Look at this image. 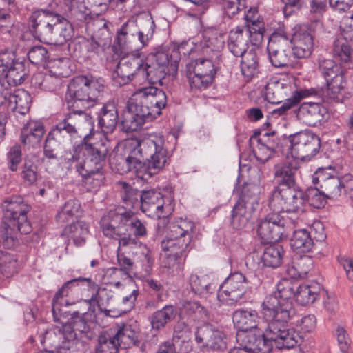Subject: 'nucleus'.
I'll list each match as a JSON object with an SVG mask.
<instances>
[{
  "label": "nucleus",
  "mask_w": 353,
  "mask_h": 353,
  "mask_svg": "<svg viewBox=\"0 0 353 353\" xmlns=\"http://www.w3.org/2000/svg\"><path fill=\"white\" fill-rule=\"evenodd\" d=\"M167 160L163 137L153 134L136 141V146L127 157L115 155L110 165L120 174L134 172L138 177L148 180L164 168Z\"/></svg>",
  "instance_id": "f257e3e1"
},
{
  "label": "nucleus",
  "mask_w": 353,
  "mask_h": 353,
  "mask_svg": "<svg viewBox=\"0 0 353 353\" xmlns=\"http://www.w3.org/2000/svg\"><path fill=\"white\" fill-rule=\"evenodd\" d=\"M321 290L322 287L318 283L299 284L284 279L277 284L276 290L264 299L265 315L270 319L274 316V311L280 321L288 323L295 314L291 300L292 297L298 304L307 305L319 298Z\"/></svg>",
  "instance_id": "f03ea898"
},
{
  "label": "nucleus",
  "mask_w": 353,
  "mask_h": 353,
  "mask_svg": "<svg viewBox=\"0 0 353 353\" xmlns=\"http://www.w3.org/2000/svg\"><path fill=\"white\" fill-rule=\"evenodd\" d=\"M167 104L165 92L155 87L138 89L129 99L127 112L121 123L126 132L139 130L146 121H152L161 114Z\"/></svg>",
  "instance_id": "7ed1b4c3"
},
{
  "label": "nucleus",
  "mask_w": 353,
  "mask_h": 353,
  "mask_svg": "<svg viewBox=\"0 0 353 353\" xmlns=\"http://www.w3.org/2000/svg\"><path fill=\"white\" fill-rule=\"evenodd\" d=\"M81 292L79 301H84L88 304L97 301L99 307L108 305L113 295L111 291L105 288H99L98 285L90 278L79 277L66 281L55 293L52 300V313L55 319L63 315V307L72 305L67 297L75 292Z\"/></svg>",
  "instance_id": "20e7f679"
},
{
  "label": "nucleus",
  "mask_w": 353,
  "mask_h": 353,
  "mask_svg": "<svg viewBox=\"0 0 353 353\" xmlns=\"http://www.w3.org/2000/svg\"><path fill=\"white\" fill-rule=\"evenodd\" d=\"M29 25L39 41L52 45H63L73 36L71 23L60 13L39 10L32 13Z\"/></svg>",
  "instance_id": "39448f33"
},
{
  "label": "nucleus",
  "mask_w": 353,
  "mask_h": 353,
  "mask_svg": "<svg viewBox=\"0 0 353 353\" xmlns=\"http://www.w3.org/2000/svg\"><path fill=\"white\" fill-rule=\"evenodd\" d=\"M195 224L187 219L180 218L170 225L166 239L161 241V249L168 254L165 265L168 268L182 270Z\"/></svg>",
  "instance_id": "423d86ee"
},
{
  "label": "nucleus",
  "mask_w": 353,
  "mask_h": 353,
  "mask_svg": "<svg viewBox=\"0 0 353 353\" xmlns=\"http://www.w3.org/2000/svg\"><path fill=\"white\" fill-rule=\"evenodd\" d=\"M3 211L4 245L12 248L17 243L19 232L28 234L31 231L30 223L27 219V213L30 206L25 203L20 196H12L2 203Z\"/></svg>",
  "instance_id": "0eeeda50"
},
{
  "label": "nucleus",
  "mask_w": 353,
  "mask_h": 353,
  "mask_svg": "<svg viewBox=\"0 0 353 353\" xmlns=\"http://www.w3.org/2000/svg\"><path fill=\"white\" fill-rule=\"evenodd\" d=\"M101 226L104 235L112 239L130 235V233L137 237L144 236L147 234L144 223L125 207L110 210L101 219Z\"/></svg>",
  "instance_id": "6e6552de"
},
{
  "label": "nucleus",
  "mask_w": 353,
  "mask_h": 353,
  "mask_svg": "<svg viewBox=\"0 0 353 353\" xmlns=\"http://www.w3.org/2000/svg\"><path fill=\"white\" fill-rule=\"evenodd\" d=\"M104 90V80L92 76H78L68 85L66 99L68 105L74 108H90L97 103Z\"/></svg>",
  "instance_id": "1a4fd4ad"
},
{
  "label": "nucleus",
  "mask_w": 353,
  "mask_h": 353,
  "mask_svg": "<svg viewBox=\"0 0 353 353\" xmlns=\"http://www.w3.org/2000/svg\"><path fill=\"white\" fill-rule=\"evenodd\" d=\"M187 43L174 46L171 54L164 51H159L148 55L145 61H142L141 76L147 79L150 83L163 84V80L170 72L169 65L173 71H176L177 64L181 59V52L184 49Z\"/></svg>",
  "instance_id": "9d476101"
},
{
  "label": "nucleus",
  "mask_w": 353,
  "mask_h": 353,
  "mask_svg": "<svg viewBox=\"0 0 353 353\" xmlns=\"http://www.w3.org/2000/svg\"><path fill=\"white\" fill-rule=\"evenodd\" d=\"M259 188L256 185L246 183L242 187L232 211L231 225L233 228L241 230L248 225L259 206Z\"/></svg>",
  "instance_id": "9b49d317"
},
{
  "label": "nucleus",
  "mask_w": 353,
  "mask_h": 353,
  "mask_svg": "<svg viewBox=\"0 0 353 353\" xmlns=\"http://www.w3.org/2000/svg\"><path fill=\"white\" fill-rule=\"evenodd\" d=\"M304 191L298 185L274 189L269 196L268 205L276 213H301L305 210Z\"/></svg>",
  "instance_id": "f8f14e48"
},
{
  "label": "nucleus",
  "mask_w": 353,
  "mask_h": 353,
  "mask_svg": "<svg viewBox=\"0 0 353 353\" xmlns=\"http://www.w3.org/2000/svg\"><path fill=\"white\" fill-rule=\"evenodd\" d=\"M267 50L270 61L273 66H287L290 63L292 50L290 35L283 29L274 32L269 39Z\"/></svg>",
  "instance_id": "ddd939ff"
},
{
  "label": "nucleus",
  "mask_w": 353,
  "mask_h": 353,
  "mask_svg": "<svg viewBox=\"0 0 353 353\" xmlns=\"http://www.w3.org/2000/svg\"><path fill=\"white\" fill-rule=\"evenodd\" d=\"M248 281L241 272L231 274L220 285L217 297L219 301L233 305L241 300L247 290Z\"/></svg>",
  "instance_id": "4468645a"
},
{
  "label": "nucleus",
  "mask_w": 353,
  "mask_h": 353,
  "mask_svg": "<svg viewBox=\"0 0 353 353\" xmlns=\"http://www.w3.org/2000/svg\"><path fill=\"white\" fill-rule=\"evenodd\" d=\"M292 157L305 159L314 156L321 147L320 138L310 131H302L290 137Z\"/></svg>",
  "instance_id": "2eb2a0df"
},
{
  "label": "nucleus",
  "mask_w": 353,
  "mask_h": 353,
  "mask_svg": "<svg viewBox=\"0 0 353 353\" xmlns=\"http://www.w3.org/2000/svg\"><path fill=\"white\" fill-rule=\"evenodd\" d=\"M110 148V141L104 135L99 141L82 145V148L84 149L83 154L86 157L85 168L87 174L103 170Z\"/></svg>",
  "instance_id": "dca6fc26"
},
{
  "label": "nucleus",
  "mask_w": 353,
  "mask_h": 353,
  "mask_svg": "<svg viewBox=\"0 0 353 353\" xmlns=\"http://www.w3.org/2000/svg\"><path fill=\"white\" fill-rule=\"evenodd\" d=\"M284 221L279 213L268 214L258 225L257 232L263 243L279 241L284 232Z\"/></svg>",
  "instance_id": "f3484780"
},
{
  "label": "nucleus",
  "mask_w": 353,
  "mask_h": 353,
  "mask_svg": "<svg viewBox=\"0 0 353 353\" xmlns=\"http://www.w3.org/2000/svg\"><path fill=\"white\" fill-rule=\"evenodd\" d=\"M290 40L292 54L295 57L306 58L311 54L314 39L312 31L307 26H296L292 36H290Z\"/></svg>",
  "instance_id": "a211bd4d"
},
{
  "label": "nucleus",
  "mask_w": 353,
  "mask_h": 353,
  "mask_svg": "<svg viewBox=\"0 0 353 353\" xmlns=\"http://www.w3.org/2000/svg\"><path fill=\"white\" fill-rule=\"evenodd\" d=\"M194 75L190 77L192 89H205L211 85L216 74L212 61L208 59H199L195 61L193 69Z\"/></svg>",
  "instance_id": "6ab92c4d"
},
{
  "label": "nucleus",
  "mask_w": 353,
  "mask_h": 353,
  "mask_svg": "<svg viewBox=\"0 0 353 353\" xmlns=\"http://www.w3.org/2000/svg\"><path fill=\"white\" fill-rule=\"evenodd\" d=\"M141 208L143 212L152 218H161L167 213H170L172 207L166 205L163 195L153 190L143 192L140 195Z\"/></svg>",
  "instance_id": "aec40b11"
},
{
  "label": "nucleus",
  "mask_w": 353,
  "mask_h": 353,
  "mask_svg": "<svg viewBox=\"0 0 353 353\" xmlns=\"http://www.w3.org/2000/svg\"><path fill=\"white\" fill-rule=\"evenodd\" d=\"M142 60L134 56L122 57L117 63L112 78L119 85L129 83L135 74L141 75Z\"/></svg>",
  "instance_id": "412c9836"
},
{
  "label": "nucleus",
  "mask_w": 353,
  "mask_h": 353,
  "mask_svg": "<svg viewBox=\"0 0 353 353\" xmlns=\"http://www.w3.org/2000/svg\"><path fill=\"white\" fill-rule=\"evenodd\" d=\"M328 117L327 110L320 103L305 102L296 110V117L303 123L316 126Z\"/></svg>",
  "instance_id": "4be33fe9"
},
{
  "label": "nucleus",
  "mask_w": 353,
  "mask_h": 353,
  "mask_svg": "<svg viewBox=\"0 0 353 353\" xmlns=\"http://www.w3.org/2000/svg\"><path fill=\"white\" fill-rule=\"evenodd\" d=\"M294 92L289 83L272 79L265 86V97L271 103H280L285 101L290 94L293 95Z\"/></svg>",
  "instance_id": "5701e85b"
},
{
  "label": "nucleus",
  "mask_w": 353,
  "mask_h": 353,
  "mask_svg": "<svg viewBox=\"0 0 353 353\" xmlns=\"http://www.w3.org/2000/svg\"><path fill=\"white\" fill-rule=\"evenodd\" d=\"M44 133V125L41 121H29L21 130V143L28 147L37 148L40 145Z\"/></svg>",
  "instance_id": "b1692460"
},
{
  "label": "nucleus",
  "mask_w": 353,
  "mask_h": 353,
  "mask_svg": "<svg viewBox=\"0 0 353 353\" xmlns=\"http://www.w3.org/2000/svg\"><path fill=\"white\" fill-rule=\"evenodd\" d=\"M119 115L117 105L114 101L103 104L98 113L99 125L105 134L112 133L116 128Z\"/></svg>",
  "instance_id": "393cba45"
},
{
  "label": "nucleus",
  "mask_w": 353,
  "mask_h": 353,
  "mask_svg": "<svg viewBox=\"0 0 353 353\" xmlns=\"http://www.w3.org/2000/svg\"><path fill=\"white\" fill-rule=\"evenodd\" d=\"M344 74L345 70L342 69L341 72H337L326 79L327 88L325 93V97L328 102H343V90L346 85Z\"/></svg>",
  "instance_id": "a878e982"
},
{
  "label": "nucleus",
  "mask_w": 353,
  "mask_h": 353,
  "mask_svg": "<svg viewBox=\"0 0 353 353\" xmlns=\"http://www.w3.org/2000/svg\"><path fill=\"white\" fill-rule=\"evenodd\" d=\"M317 180L320 183V188L327 199L336 200L343 194V178L330 175L326 176L322 172L317 173Z\"/></svg>",
  "instance_id": "bb28decb"
},
{
  "label": "nucleus",
  "mask_w": 353,
  "mask_h": 353,
  "mask_svg": "<svg viewBox=\"0 0 353 353\" xmlns=\"http://www.w3.org/2000/svg\"><path fill=\"white\" fill-rule=\"evenodd\" d=\"M250 32L247 28L236 27L229 33L228 46L235 57L242 55L247 52Z\"/></svg>",
  "instance_id": "cd10ccee"
},
{
  "label": "nucleus",
  "mask_w": 353,
  "mask_h": 353,
  "mask_svg": "<svg viewBox=\"0 0 353 353\" xmlns=\"http://www.w3.org/2000/svg\"><path fill=\"white\" fill-rule=\"evenodd\" d=\"M259 315L254 310H236L232 314V321L239 332L251 330L256 328L259 322Z\"/></svg>",
  "instance_id": "c85d7f7f"
},
{
  "label": "nucleus",
  "mask_w": 353,
  "mask_h": 353,
  "mask_svg": "<svg viewBox=\"0 0 353 353\" xmlns=\"http://www.w3.org/2000/svg\"><path fill=\"white\" fill-rule=\"evenodd\" d=\"M247 30L250 32L251 41L256 45L263 40L264 28L263 22L260 18L258 10L256 8H250L245 14Z\"/></svg>",
  "instance_id": "c756f323"
},
{
  "label": "nucleus",
  "mask_w": 353,
  "mask_h": 353,
  "mask_svg": "<svg viewBox=\"0 0 353 353\" xmlns=\"http://www.w3.org/2000/svg\"><path fill=\"white\" fill-rule=\"evenodd\" d=\"M297 168L291 163H280L274 167V176L278 185L275 189H281L297 185L295 174Z\"/></svg>",
  "instance_id": "7c9ffc66"
},
{
  "label": "nucleus",
  "mask_w": 353,
  "mask_h": 353,
  "mask_svg": "<svg viewBox=\"0 0 353 353\" xmlns=\"http://www.w3.org/2000/svg\"><path fill=\"white\" fill-rule=\"evenodd\" d=\"M177 313V308L172 305H166L163 308L155 311L150 318L152 328L155 330H163L176 318Z\"/></svg>",
  "instance_id": "2f4dec72"
},
{
  "label": "nucleus",
  "mask_w": 353,
  "mask_h": 353,
  "mask_svg": "<svg viewBox=\"0 0 353 353\" xmlns=\"http://www.w3.org/2000/svg\"><path fill=\"white\" fill-rule=\"evenodd\" d=\"M82 146L74 147L72 152L65 151L60 157L61 163L67 169H75L80 175H86L85 160L81 156Z\"/></svg>",
  "instance_id": "473e14b6"
},
{
  "label": "nucleus",
  "mask_w": 353,
  "mask_h": 353,
  "mask_svg": "<svg viewBox=\"0 0 353 353\" xmlns=\"http://www.w3.org/2000/svg\"><path fill=\"white\" fill-rule=\"evenodd\" d=\"M312 267V260L307 256H296L287 265L286 273L292 279L304 278Z\"/></svg>",
  "instance_id": "72a5a7b5"
},
{
  "label": "nucleus",
  "mask_w": 353,
  "mask_h": 353,
  "mask_svg": "<svg viewBox=\"0 0 353 353\" xmlns=\"http://www.w3.org/2000/svg\"><path fill=\"white\" fill-rule=\"evenodd\" d=\"M38 161V157L32 154H29L24 158L20 176L27 185H32L37 180Z\"/></svg>",
  "instance_id": "f704fd0d"
},
{
  "label": "nucleus",
  "mask_w": 353,
  "mask_h": 353,
  "mask_svg": "<svg viewBox=\"0 0 353 353\" xmlns=\"http://www.w3.org/2000/svg\"><path fill=\"white\" fill-rule=\"evenodd\" d=\"M31 97L24 90H17L8 98V108L21 114H25L30 108Z\"/></svg>",
  "instance_id": "c9c22d12"
},
{
  "label": "nucleus",
  "mask_w": 353,
  "mask_h": 353,
  "mask_svg": "<svg viewBox=\"0 0 353 353\" xmlns=\"http://www.w3.org/2000/svg\"><path fill=\"white\" fill-rule=\"evenodd\" d=\"M241 61L242 74L248 79L252 78L259 72V58L254 50H250L243 53Z\"/></svg>",
  "instance_id": "e433bc0d"
},
{
  "label": "nucleus",
  "mask_w": 353,
  "mask_h": 353,
  "mask_svg": "<svg viewBox=\"0 0 353 353\" xmlns=\"http://www.w3.org/2000/svg\"><path fill=\"white\" fill-rule=\"evenodd\" d=\"M313 245L314 242L311 234L305 229L294 231L290 239V245L296 252H310L313 248Z\"/></svg>",
  "instance_id": "4c0bfd02"
},
{
  "label": "nucleus",
  "mask_w": 353,
  "mask_h": 353,
  "mask_svg": "<svg viewBox=\"0 0 353 353\" xmlns=\"http://www.w3.org/2000/svg\"><path fill=\"white\" fill-rule=\"evenodd\" d=\"M284 250L279 245H270L265 248L261 256L263 266L276 268L279 267L283 259Z\"/></svg>",
  "instance_id": "58836bf2"
},
{
  "label": "nucleus",
  "mask_w": 353,
  "mask_h": 353,
  "mask_svg": "<svg viewBox=\"0 0 353 353\" xmlns=\"http://www.w3.org/2000/svg\"><path fill=\"white\" fill-rule=\"evenodd\" d=\"M81 213V207L77 199L67 201L56 216L57 222L63 223L79 217Z\"/></svg>",
  "instance_id": "ea45409f"
},
{
  "label": "nucleus",
  "mask_w": 353,
  "mask_h": 353,
  "mask_svg": "<svg viewBox=\"0 0 353 353\" xmlns=\"http://www.w3.org/2000/svg\"><path fill=\"white\" fill-rule=\"evenodd\" d=\"M332 54L337 61L347 63L352 59V50L347 39L339 37L333 42Z\"/></svg>",
  "instance_id": "a19ab883"
},
{
  "label": "nucleus",
  "mask_w": 353,
  "mask_h": 353,
  "mask_svg": "<svg viewBox=\"0 0 353 353\" xmlns=\"http://www.w3.org/2000/svg\"><path fill=\"white\" fill-rule=\"evenodd\" d=\"M60 81L58 77L48 72L45 74H35L32 78V84L35 88L52 92L60 85Z\"/></svg>",
  "instance_id": "79ce46f5"
},
{
  "label": "nucleus",
  "mask_w": 353,
  "mask_h": 353,
  "mask_svg": "<svg viewBox=\"0 0 353 353\" xmlns=\"http://www.w3.org/2000/svg\"><path fill=\"white\" fill-rule=\"evenodd\" d=\"M51 136L59 144L70 143V137L77 134L78 131L68 123L65 119L59 122L51 132Z\"/></svg>",
  "instance_id": "37998d69"
},
{
  "label": "nucleus",
  "mask_w": 353,
  "mask_h": 353,
  "mask_svg": "<svg viewBox=\"0 0 353 353\" xmlns=\"http://www.w3.org/2000/svg\"><path fill=\"white\" fill-rule=\"evenodd\" d=\"M26 75L27 70L25 63L20 61H17L8 72L3 74L2 78H5V82L8 85L17 86L23 82Z\"/></svg>",
  "instance_id": "c03bdc74"
},
{
  "label": "nucleus",
  "mask_w": 353,
  "mask_h": 353,
  "mask_svg": "<svg viewBox=\"0 0 353 353\" xmlns=\"http://www.w3.org/2000/svg\"><path fill=\"white\" fill-rule=\"evenodd\" d=\"M139 27L134 21H128L117 31V41L121 47H125L137 38Z\"/></svg>",
  "instance_id": "a18cd8bd"
},
{
  "label": "nucleus",
  "mask_w": 353,
  "mask_h": 353,
  "mask_svg": "<svg viewBox=\"0 0 353 353\" xmlns=\"http://www.w3.org/2000/svg\"><path fill=\"white\" fill-rule=\"evenodd\" d=\"M58 3L61 5L59 12L68 18L86 13L84 0H58Z\"/></svg>",
  "instance_id": "49530a36"
},
{
  "label": "nucleus",
  "mask_w": 353,
  "mask_h": 353,
  "mask_svg": "<svg viewBox=\"0 0 353 353\" xmlns=\"http://www.w3.org/2000/svg\"><path fill=\"white\" fill-rule=\"evenodd\" d=\"M112 338L115 341L119 342V346L127 348L136 343V333L130 325L119 327Z\"/></svg>",
  "instance_id": "de8ad7c7"
},
{
  "label": "nucleus",
  "mask_w": 353,
  "mask_h": 353,
  "mask_svg": "<svg viewBox=\"0 0 353 353\" xmlns=\"http://www.w3.org/2000/svg\"><path fill=\"white\" fill-rule=\"evenodd\" d=\"M310 94L311 92L309 90H295L293 92V95L286 99V100L284 101L283 104L279 108L274 109L272 114L273 115L284 114L290 108L297 105L301 99L310 96Z\"/></svg>",
  "instance_id": "09e8293b"
},
{
  "label": "nucleus",
  "mask_w": 353,
  "mask_h": 353,
  "mask_svg": "<svg viewBox=\"0 0 353 353\" xmlns=\"http://www.w3.org/2000/svg\"><path fill=\"white\" fill-rule=\"evenodd\" d=\"M183 312L193 321H204L207 311L196 301H185L182 305Z\"/></svg>",
  "instance_id": "8fccbe9b"
},
{
  "label": "nucleus",
  "mask_w": 353,
  "mask_h": 353,
  "mask_svg": "<svg viewBox=\"0 0 353 353\" xmlns=\"http://www.w3.org/2000/svg\"><path fill=\"white\" fill-rule=\"evenodd\" d=\"M64 233L73 239L76 243H81L85 241L88 233V227L84 222L77 221L66 227Z\"/></svg>",
  "instance_id": "3c124183"
},
{
  "label": "nucleus",
  "mask_w": 353,
  "mask_h": 353,
  "mask_svg": "<svg viewBox=\"0 0 353 353\" xmlns=\"http://www.w3.org/2000/svg\"><path fill=\"white\" fill-rule=\"evenodd\" d=\"M190 285L195 294L204 295L212 292V283L207 276L192 274L190 277Z\"/></svg>",
  "instance_id": "603ef678"
},
{
  "label": "nucleus",
  "mask_w": 353,
  "mask_h": 353,
  "mask_svg": "<svg viewBox=\"0 0 353 353\" xmlns=\"http://www.w3.org/2000/svg\"><path fill=\"white\" fill-rule=\"evenodd\" d=\"M216 326L210 323H205L199 327L195 332V340L201 347H210Z\"/></svg>",
  "instance_id": "864d4df0"
},
{
  "label": "nucleus",
  "mask_w": 353,
  "mask_h": 353,
  "mask_svg": "<svg viewBox=\"0 0 353 353\" xmlns=\"http://www.w3.org/2000/svg\"><path fill=\"white\" fill-rule=\"evenodd\" d=\"M6 165L11 172H17L22 161V151L19 145L10 147L6 154Z\"/></svg>",
  "instance_id": "5fc2aeb1"
},
{
  "label": "nucleus",
  "mask_w": 353,
  "mask_h": 353,
  "mask_svg": "<svg viewBox=\"0 0 353 353\" xmlns=\"http://www.w3.org/2000/svg\"><path fill=\"white\" fill-rule=\"evenodd\" d=\"M267 137V135H263L262 137H252L251 138L252 144L254 141H256V145L254 146V154L256 159L261 163H265L274 153L263 144V141H265V138Z\"/></svg>",
  "instance_id": "6e6d98bb"
},
{
  "label": "nucleus",
  "mask_w": 353,
  "mask_h": 353,
  "mask_svg": "<svg viewBox=\"0 0 353 353\" xmlns=\"http://www.w3.org/2000/svg\"><path fill=\"white\" fill-rule=\"evenodd\" d=\"M119 342L115 341L112 336L106 334L99 337L97 353H118Z\"/></svg>",
  "instance_id": "4d7b16f0"
},
{
  "label": "nucleus",
  "mask_w": 353,
  "mask_h": 353,
  "mask_svg": "<svg viewBox=\"0 0 353 353\" xmlns=\"http://www.w3.org/2000/svg\"><path fill=\"white\" fill-rule=\"evenodd\" d=\"M118 185L120 188L121 196L126 208L133 207L134 203L138 201L139 196L138 192L126 182H119Z\"/></svg>",
  "instance_id": "13d9d810"
},
{
  "label": "nucleus",
  "mask_w": 353,
  "mask_h": 353,
  "mask_svg": "<svg viewBox=\"0 0 353 353\" xmlns=\"http://www.w3.org/2000/svg\"><path fill=\"white\" fill-rule=\"evenodd\" d=\"M305 205L314 207L315 208H321L325 204V195L322 191H319L316 188L309 189L307 192H304Z\"/></svg>",
  "instance_id": "bf43d9fd"
},
{
  "label": "nucleus",
  "mask_w": 353,
  "mask_h": 353,
  "mask_svg": "<svg viewBox=\"0 0 353 353\" xmlns=\"http://www.w3.org/2000/svg\"><path fill=\"white\" fill-rule=\"evenodd\" d=\"M65 119L78 132L89 123V117L83 110H74L68 114Z\"/></svg>",
  "instance_id": "052dcab7"
},
{
  "label": "nucleus",
  "mask_w": 353,
  "mask_h": 353,
  "mask_svg": "<svg viewBox=\"0 0 353 353\" xmlns=\"http://www.w3.org/2000/svg\"><path fill=\"white\" fill-rule=\"evenodd\" d=\"M117 259L120 268H112L110 270V271L116 276H125V277H130V272L131 270H132L133 268V262L130 259L120 254H118Z\"/></svg>",
  "instance_id": "680f3d73"
},
{
  "label": "nucleus",
  "mask_w": 353,
  "mask_h": 353,
  "mask_svg": "<svg viewBox=\"0 0 353 353\" xmlns=\"http://www.w3.org/2000/svg\"><path fill=\"white\" fill-rule=\"evenodd\" d=\"M28 57L32 64L43 65L48 58V52L43 46H36L29 50Z\"/></svg>",
  "instance_id": "e2e57ef3"
},
{
  "label": "nucleus",
  "mask_w": 353,
  "mask_h": 353,
  "mask_svg": "<svg viewBox=\"0 0 353 353\" xmlns=\"http://www.w3.org/2000/svg\"><path fill=\"white\" fill-rule=\"evenodd\" d=\"M60 332L62 336L61 347L64 349L70 350L75 344L78 333L74 330L70 324L64 325Z\"/></svg>",
  "instance_id": "0e129e2a"
},
{
  "label": "nucleus",
  "mask_w": 353,
  "mask_h": 353,
  "mask_svg": "<svg viewBox=\"0 0 353 353\" xmlns=\"http://www.w3.org/2000/svg\"><path fill=\"white\" fill-rule=\"evenodd\" d=\"M319 68L325 79L335 74L337 72H341L343 69L341 65H337L331 59L320 60L319 63Z\"/></svg>",
  "instance_id": "69168bd1"
},
{
  "label": "nucleus",
  "mask_w": 353,
  "mask_h": 353,
  "mask_svg": "<svg viewBox=\"0 0 353 353\" xmlns=\"http://www.w3.org/2000/svg\"><path fill=\"white\" fill-rule=\"evenodd\" d=\"M81 176L85 178V184L88 186V188L91 191L96 190L103 183L105 180L103 170Z\"/></svg>",
  "instance_id": "338daca9"
},
{
  "label": "nucleus",
  "mask_w": 353,
  "mask_h": 353,
  "mask_svg": "<svg viewBox=\"0 0 353 353\" xmlns=\"http://www.w3.org/2000/svg\"><path fill=\"white\" fill-rule=\"evenodd\" d=\"M48 72H50L55 77L61 79L62 77H67V61L63 59L53 60L49 62L48 65Z\"/></svg>",
  "instance_id": "774afa93"
}]
</instances>
